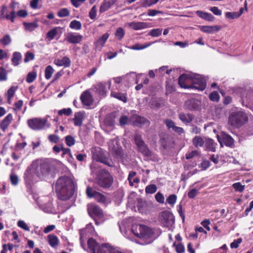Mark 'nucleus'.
Instances as JSON below:
<instances>
[{"label":"nucleus","mask_w":253,"mask_h":253,"mask_svg":"<svg viewBox=\"0 0 253 253\" xmlns=\"http://www.w3.org/2000/svg\"><path fill=\"white\" fill-rule=\"evenodd\" d=\"M72 110L70 108H64L59 110L58 112V114L60 116H61L64 114L67 116H69L72 114Z\"/></svg>","instance_id":"47"},{"label":"nucleus","mask_w":253,"mask_h":253,"mask_svg":"<svg viewBox=\"0 0 253 253\" xmlns=\"http://www.w3.org/2000/svg\"><path fill=\"white\" fill-rule=\"evenodd\" d=\"M88 212L90 216H95L99 218L103 216V212L97 205L91 204L88 206Z\"/></svg>","instance_id":"15"},{"label":"nucleus","mask_w":253,"mask_h":253,"mask_svg":"<svg viewBox=\"0 0 253 253\" xmlns=\"http://www.w3.org/2000/svg\"><path fill=\"white\" fill-rule=\"evenodd\" d=\"M207 79L200 75L192 74L191 82L192 85L190 88H195L199 90H204L206 87Z\"/></svg>","instance_id":"8"},{"label":"nucleus","mask_w":253,"mask_h":253,"mask_svg":"<svg viewBox=\"0 0 253 253\" xmlns=\"http://www.w3.org/2000/svg\"><path fill=\"white\" fill-rule=\"evenodd\" d=\"M162 29L161 28L154 29L150 31L149 35L152 37H156L160 36L162 34Z\"/></svg>","instance_id":"46"},{"label":"nucleus","mask_w":253,"mask_h":253,"mask_svg":"<svg viewBox=\"0 0 253 253\" xmlns=\"http://www.w3.org/2000/svg\"><path fill=\"white\" fill-rule=\"evenodd\" d=\"M69 14L70 11L66 8L61 9L57 13V15L59 17H67L68 16Z\"/></svg>","instance_id":"49"},{"label":"nucleus","mask_w":253,"mask_h":253,"mask_svg":"<svg viewBox=\"0 0 253 253\" xmlns=\"http://www.w3.org/2000/svg\"><path fill=\"white\" fill-rule=\"evenodd\" d=\"M219 97V95L217 91H213L209 96L211 100L215 102L218 101Z\"/></svg>","instance_id":"54"},{"label":"nucleus","mask_w":253,"mask_h":253,"mask_svg":"<svg viewBox=\"0 0 253 253\" xmlns=\"http://www.w3.org/2000/svg\"><path fill=\"white\" fill-rule=\"evenodd\" d=\"M28 126L33 130H39L50 127L46 119L35 118L28 120Z\"/></svg>","instance_id":"6"},{"label":"nucleus","mask_w":253,"mask_h":253,"mask_svg":"<svg viewBox=\"0 0 253 253\" xmlns=\"http://www.w3.org/2000/svg\"><path fill=\"white\" fill-rule=\"evenodd\" d=\"M177 199V197L174 194H172L169 195L168 198L167 199V202L170 205H174L175 203H176Z\"/></svg>","instance_id":"51"},{"label":"nucleus","mask_w":253,"mask_h":253,"mask_svg":"<svg viewBox=\"0 0 253 253\" xmlns=\"http://www.w3.org/2000/svg\"><path fill=\"white\" fill-rule=\"evenodd\" d=\"M54 63L58 66H63L65 67H69L71 65V60L68 57L65 56L62 59H55Z\"/></svg>","instance_id":"21"},{"label":"nucleus","mask_w":253,"mask_h":253,"mask_svg":"<svg viewBox=\"0 0 253 253\" xmlns=\"http://www.w3.org/2000/svg\"><path fill=\"white\" fill-rule=\"evenodd\" d=\"M198 190L194 188L188 193V196L190 199H193L198 195Z\"/></svg>","instance_id":"62"},{"label":"nucleus","mask_w":253,"mask_h":253,"mask_svg":"<svg viewBox=\"0 0 253 253\" xmlns=\"http://www.w3.org/2000/svg\"><path fill=\"white\" fill-rule=\"evenodd\" d=\"M93 158L98 162L103 163L109 166H111V165L109 161L106 157H105L100 152H99L98 153H94L93 155Z\"/></svg>","instance_id":"22"},{"label":"nucleus","mask_w":253,"mask_h":253,"mask_svg":"<svg viewBox=\"0 0 253 253\" xmlns=\"http://www.w3.org/2000/svg\"><path fill=\"white\" fill-rule=\"evenodd\" d=\"M11 42V39L9 35H6L2 39H0V42L4 46L10 44Z\"/></svg>","instance_id":"44"},{"label":"nucleus","mask_w":253,"mask_h":253,"mask_svg":"<svg viewBox=\"0 0 253 253\" xmlns=\"http://www.w3.org/2000/svg\"><path fill=\"white\" fill-rule=\"evenodd\" d=\"M192 75L182 74L178 78V84L179 85L184 88H190V85L187 84L191 81Z\"/></svg>","instance_id":"18"},{"label":"nucleus","mask_w":253,"mask_h":253,"mask_svg":"<svg viewBox=\"0 0 253 253\" xmlns=\"http://www.w3.org/2000/svg\"><path fill=\"white\" fill-rule=\"evenodd\" d=\"M157 190V186L155 184H150L145 188V192L147 194H153L156 192Z\"/></svg>","instance_id":"43"},{"label":"nucleus","mask_w":253,"mask_h":253,"mask_svg":"<svg viewBox=\"0 0 253 253\" xmlns=\"http://www.w3.org/2000/svg\"><path fill=\"white\" fill-rule=\"evenodd\" d=\"M111 84V81H108V83H100L93 87V90L95 92L98 94L99 95L104 96L106 94L107 92V86L110 88Z\"/></svg>","instance_id":"13"},{"label":"nucleus","mask_w":253,"mask_h":253,"mask_svg":"<svg viewBox=\"0 0 253 253\" xmlns=\"http://www.w3.org/2000/svg\"><path fill=\"white\" fill-rule=\"evenodd\" d=\"M35 57L34 54L30 52H27L25 54V57L24 58V62L27 63L30 60H34Z\"/></svg>","instance_id":"59"},{"label":"nucleus","mask_w":253,"mask_h":253,"mask_svg":"<svg viewBox=\"0 0 253 253\" xmlns=\"http://www.w3.org/2000/svg\"><path fill=\"white\" fill-rule=\"evenodd\" d=\"M111 96L113 97L117 98L120 100L124 102L127 101V98L125 94L120 92L112 91L111 93Z\"/></svg>","instance_id":"35"},{"label":"nucleus","mask_w":253,"mask_h":253,"mask_svg":"<svg viewBox=\"0 0 253 253\" xmlns=\"http://www.w3.org/2000/svg\"><path fill=\"white\" fill-rule=\"evenodd\" d=\"M57 162L55 160L37 159L32 162V167L37 176H47L54 172Z\"/></svg>","instance_id":"2"},{"label":"nucleus","mask_w":253,"mask_h":253,"mask_svg":"<svg viewBox=\"0 0 253 253\" xmlns=\"http://www.w3.org/2000/svg\"><path fill=\"white\" fill-rule=\"evenodd\" d=\"M35 175L34 169L32 167V164L26 170L24 173V180L27 184H30L34 179Z\"/></svg>","instance_id":"17"},{"label":"nucleus","mask_w":253,"mask_h":253,"mask_svg":"<svg viewBox=\"0 0 253 253\" xmlns=\"http://www.w3.org/2000/svg\"><path fill=\"white\" fill-rule=\"evenodd\" d=\"M6 6L5 5H2L1 7V10L0 11V18H6L7 20H10L11 22H14V18L16 17V14L14 11H12L10 12V14H8L6 12Z\"/></svg>","instance_id":"19"},{"label":"nucleus","mask_w":253,"mask_h":253,"mask_svg":"<svg viewBox=\"0 0 253 253\" xmlns=\"http://www.w3.org/2000/svg\"><path fill=\"white\" fill-rule=\"evenodd\" d=\"M148 46L147 45H141L139 43H136L134 44L133 46H126V47L129 49H132V50H141L144 49L146 48Z\"/></svg>","instance_id":"56"},{"label":"nucleus","mask_w":253,"mask_h":253,"mask_svg":"<svg viewBox=\"0 0 253 253\" xmlns=\"http://www.w3.org/2000/svg\"><path fill=\"white\" fill-rule=\"evenodd\" d=\"M97 202L99 203H101L104 204H108L110 203L109 202L106 197L102 194L101 193L98 192L97 193H96L95 195V197L94 198Z\"/></svg>","instance_id":"37"},{"label":"nucleus","mask_w":253,"mask_h":253,"mask_svg":"<svg viewBox=\"0 0 253 253\" xmlns=\"http://www.w3.org/2000/svg\"><path fill=\"white\" fill-rule=\"evenodd\" d=\"M165 125L169 129L171 128L172 129L175 126V123L171 120L167 119L164 121Z\"/></svg>","instance_id":"63"},{"label":"nucleus","mask_w":253,"mask_h":253,"mask_svg":"<svg viewBox=\"0 0 253 253\" xmlns=\"http://www.w3.org/2000/svg\"><path fill=\"white\" fill-rule=\"evenodd\" d=\"M17 87L11 86L7 91V95L8 101H10L11 98L14 96Z\"/></svg>","instance_id":"50"},{"label":"nucleus","mask_w":253,"mask_h":253,"mask_svg":"<svg viewBox=\"0 0 253 253\" xmlns=\"http://www.w3.org/2000/svg\"><path fill=\"white\" fill-rule=\"evenodd\" d=\"M233 187L236 191L241 192L244 191L245 186L241 184L240 182H236L233 184Z\"/></svg>","instance_id":"52"},{"label":"nucleus","mask_w":253,"mask_h":253,"mask_svg":"<svg viewBox=\"0 0 253 253\" xmlns=\"http://www.w3.org/2000/svg\"><path fill=\"white\" fill-rule=\"evenodd\" d=\"M179 119L184 123L187 124L193 120V116L190 114L180 113L179 114Z\"/></svg>","instance_id":"33"},{"label":"nucleus","mask_w":253,"mask_h":253,"mask_svg":"<svg viewBox=\"0 0 253 253\" xmlns=\"http://www.w3.org/2000/svg\"><path fill=\"white\" fill-rule=\"evenodd\" d=\"M136 174V172L135 171H130L128 176V180L129 181V184L130 186H133L134 183H138L139 182L140 180L138 177H134Z\"/></svg>","instance_id":"34"},{"label":"nucleus","mask_w":253,"mask_h":253,"mask_svg":"<svg viewBox=\"0 0 253 253\" xmlns=\"http://www.w3.org/2000/svg\"><path fill=\"white\" fill-rule=\"evenodd\" d=\"M161 223L165 227L170 228L174 223V217L169 211L162 212L159 216Z\"/></svg>","instance_id":"10"},{"label":"nucleus","mask_w":253,"mask_h":253,"mask_svg":"<svg viewBox=\"0 0 253 253\" xmlns=\"http://www.w3.org/2000/svg\"><path fill=\"white\" fill-rule=\"evenodd\" d=\"M200 102L195 99H191L185 102V106L186 108L190 110L199 109Z\"/></svg>","instance_id":"20"},{"label":"nucleus","mask_w":253,"mask_h":253,"mask_svg":"<svg viewBox=\"0 0 253 253\" xmlns=\"http://www.w3.org/2000/svg\"><path fill=\"white\" fill-rule=\"evenodd\" d=\"M118 143V141L116 139L111 140L109 142L108 146L111 154L115 158L122 159L123 155V149L119 146Z\"/></svg>","instance_id":"9"},{"label":"nucleus","mask_w":253,"mask_h":253,"mask_svg":"<svg viewBox=\"0 0 253 253\" xmlns=\"http://www.w3.org/2000/svg\"><path fill=\"white\" fill-rule=\"evenodd\" d=\"M109 35L108 33H105L102 35L95 43V45L96 47L102 48L106 41L109 38Z\"/></svg>","instance_id":"31"},{"label":"nucleus","mask_w":253,"mask_h":253,"mask_svg":"<svg viewBox=\"0 0 253 253\" xmlns=\"http://www.w3.org/2000/svg\"><path fill=\"white\" fill-rule=\"evenodd\" d=\"M131 231L138 238L146 240L145 244H148L152 242L151 239L153 235L152 229L141 224H134L132 226Z\"/></svg>","instance_id":"3"},{"label":"nucleus","mask_w":253,"mask_h":253,"mask_svg":"<svg viewBox=\"0 0 253 253\" xmlns=\"http://www.w3.org/2000/svg\"><path fill=\"white\" fill-rule=\"evenodd\" d=\"M96 180L97 184L104 189L110 188L114 181L112 176L105 169H101L98 172Z\"/></svg>","instance_id":"4"},{"label":"nucleus","mask_w":253,"mask_h":253,"mask_svg":"<svg viewBox=\"0 0 253 253\" xmlns=\"http://www.w3.org/2000/svg\"><path fill=\"white\" fill-rule=\"evenodd\" d=\"M83 39V36L82 35L78 33L70 32L67 34L66 40L70 43L77 44L81 42Z\"/></svg>","instance_id":"14"},{"label":"nucleus","mask_w":253,"mask_h":253,"mask_svg":"<svg viewBox=\"0 0 253 253\" xmlns=\"http://www.w3.org/2000/svg\"><path fill=\"white\" fill-rule=\"evenodd\" d=\"M129 26L135 30H138L146 28L147 24L145 22H132L129 24Z\"/></svg>","instance_id":"30"},{"label":"nucleus","mask_w":253,"mask_h":253,"mask_svg":"<svg viewBox=\"0 0 253 253\" xmlns=\"http://www.w3.org/2000/svg\"><path fill=\"white\" fill-rule=\"evenodd\" d=\"M74 188L73 181L71 178L66 176L59 177L55 185V190L58 197L62 201H66L73 196Z\"/></svg>","instance_id":"1"},{"label":"nucleus","mask_w":253,"mask_h":253,"mask_svg":"<svg viewBox=\"0 0 253 253\" xmlns=\"http://www.w3.org/2000/svg\"><path fill=\"white\" fill-rule=\"evenodd\" d=\"M125 31L122 27H119L117 29L115 35L116 38L119 40H121L125 36Z\"/></svg>","instance_id":"42"},{"label":"nucleus","mask_w":253,"mask_h":253,"mask_svg":"<svg viewBox=\"0 0 253 253\" xmlns=\"http://www.w3.org/2000/svg\"><path fill=\"white\" fill-rule=\"evenodd\" d=\"M205 139H204L203 137L200 136H196L192 139L193 144L196 148L199 147H201L204 146L205 144Z\"/></svg>","instance_id":"32"},{"label":"nucleus","mask_w":253,"mask_h":253,"mask_svg":"<svg viewBox=\"0 0 253 253\" xmlns=\"http://www.w3.org/2000/svg\"><path fill=\"white\" fill-rule=\"evenodd\" d=\"M57 34V28H54L47 32L46 34V37L49 39L50 41H51L55 38Z\"/></svg>","instance_id":"45"},{"label":"nucleus","mask_w":253,"mask_h":253,"mask_svg":"<svg viewBox=\"0 0 253 253\" xmlns=\"http://www.w3.org/2000/svg\"><path fill=\"white\" fill-rule=\"evenodd\" d=\"M13 119L12 115L11 114H8L3 120L0 124V127L3 131L8 127Z\"/></svg>","instance_id":"24"},{"label":"nucleus","mask_w":253,"mask_h":253,"mask_svg":"<svg viewBox=\"0 0 253 253\" xmlns=\"http://www.w3.org/2000/svg\"><path fill=\"white\" fill-rule=\"evenodd\" d=\"M23 25L25 30L29 31H33L38 27V24L36 22L31 23L24 22Z\"/></svg>","instance_id":"38"},{"label":"nucleus","mask_w":253,"mask_h":253,"mask_svg":"<svg viewBox=\"0 0 253 253\" xmlns=\"http://www.w3.org/2000/svg\"><path fill=\"white\" fill-rule=\"evenodd\" d=\"M134 139L135 143L137 146L138 151L139 152L142 153L145 156L150 157L152 156L151 151L143 141L141 134L139 133L135 134Z\"/></svg>","instance_id":"7"},{"label":"nucleus","mask_w":253,"mask_h":253,"mask_svg":"<svg viewBox=\"0 0 253 253\" xmlns=\"http://www.w3.org/2000/svg\"><path fill=\"white\" fill-rule=\"evenodd\" d=\"M196 13L199 17L209 21H212L214 19L213 16L209 13L203 12L200 10H197Z\"/></svg>","instance_id":"29"},{"label":"nucleus","mask_w":253,"mask_h":253,"mask_svg":"<svg viewBox=\"0 0 253 253\" xmlns=\"http://www.w3.org/2000/svg\"><path fill=\"white\" fill-rule=\"evenodd\" d=\"M160 142L161 146L165 149H169L174 147L173 138L168 134L162 136Z\"/></svg>","instance_id":"12"},{"label":"nucleus","mask_w":253,"mask_h":253,"mask_svg":"<svg viewBox=\"0 0 253 253\" xmlns=\"http://www.w3.org/2000/svg\"><path fill=\"white\" fill-rule=\"evenodd\" d=\"M48 238L49 244L52 247H55L58 245V239L56 236L53 235H49L48 236Z\"/></svg>","instance_id":"39"},{"label":"nucleus","mask_w":253,"mask_h":253,"mask_svg":"<svg viewBox=\"0 0 253 253\" xmlns=\"http://www.w3.org/2000/svg\"><path fill=\"white\" fill-rule=\"evenodd\" d=\"M205 143L208 150L212 152L215 151L217 144L214 142L213 140L211 138H205Z\"/></svg>","instance_id":"28"},{"label":"nucleus","mask_w":253,"mask_h":253,"mask_svg":"<svg viewBox=\"0 0 253 253\" xmlns=\"http://www.w3.org/2000/svg\"><path fill=\"white\" fill-rule=\"evenodd\" d=\"M155 199L156 201L160 203H164L165 201V198L163 195L158 192L155 195Z\"/></svg>","instance_id":"64"},{"label":"nucleus","mask_w":253,"mask_h":253,"mask_svg":"<svg viewBox=\"0 0 253 253\" xmlns=\"http://www.w3.org/2000/svg\"><path fill=\"white\" fill-rule=\"evenodd\" d=\"M84 113L82 112L75 113L73 121L76 126H81L83 124V120L84 118Z\"/></svg>","instance_id":"25"},{"label":"nucleus","mask_w":253,"mask_h":253,"mask_svg":"<svg viewBox=\"0 0 253 253\" xmlns=\"http://www.w3.org/2000/svg\"><path fill=\"white\" fill-rule=\"evenodd\" d=\"M98 192L94 190L92 188L87 187L86 190V193L87 196L89 198H94L96 193Z\"/></svg>","instance_id":"55"},{"label":"nucleus","mask_w":253,"mask_h":253,"mask_svg":"<svg viewBox=\"0 0 253 253\" xmlns=\"http://www.w3.org/2000/svg\"><path fill=\"white\" fill-rule=\"evenodd\" d=\"M96 7L95 5H94L91 9L89 11V17L91 19H94L96 16Z\"/></svg>","instance_id":"60"},{"label":"nucleus","mask_w":253,"mask_h":253,"mask_svg":"<svg viewBox=\"0 0 253 253\" xmlns=\"http://www.w3.org/2000/svg\"><path fill=\"white\" fill-rule=\"evenodd\" d=\"M225 16L226 18L230 19H233L239 17L237 12H227L225 13Z\"/></svg>","instance_id":"61"},{"label":"nucleus","mask_w":253,"mask_h":253,"mask_svg":"<svg viewBox=\"0 0 253 253\" xmlns=\"http://www.w3.org/2000/svg\"><path fill=\"white\" fill-rule=\"evenodd\" d=\"M248 118L246 114L242 111L233 112L229 117V124L236 127H240L247 122Z\"/></svg>","instance_id":"5"},{"label":"nucleus","mask_w":253,"mask_h":253,"mask_svg":"<svg viewBox=\"0 0 253 253\" xmlns=\"http://www.w3.org/2000/svg\"><path fill=\"white\" fill-rule=\"evenodd\" d=\"M17 225L25 231H29L30 230L27 224L23 220H19L17 223Z\"/></svg>","instance_id":"58"},{"label":"nucleus","mask_w":253,"mask_h":253,"mask_svg":"<svg viewBox=\"0 0 253 253\" xmlns=\"http://www.w3.org/2000/svg\"><path fill=\"white\" fill-rule=\"evenodd\" d=\"M222 141L224 144L226 146L232 147L234 145V140L233 138L229 134L223 133L222 134Z\"/></svg>","instance_id":"23"},{"label":"nucleus","mask_w":253,"mask_h":253,"mask_svg":"<svg viewBox=\"0 0 253 253\" xmlns=\"http://www.w3.org/2000/svg\"><path fill=\"white\" fill-rule=\"evenodd\" d=\"M114 3V0H104L99 9L100 13H103L108 10Z\"/></svg>","instance_id":"26"},{"label":"nucleus","mask_w":253,"mask_h":253,"mask_svg":"<svg viewBox=\"0 0 253 253\" xmlns=\"http://www.w3.org/2000/svg\"><path fill=\"white\" fill-rule=\"evenodd\" d=\"M65 142L68 146L71 147L75 144V139L71 135H67L65 137Z\"/></svg>","instance_id":"48"},{"label":"nucleus","mask_w":253,"mask_h":253,"mask_svg":"<svg viewBox=\"0 0 253 253\" xmlns=\"http://www.w3.org/2000/svg\"><path fill=\"white\" fill-rule=\"evenodd\" d=\"M37 77L36 73L34 72L29 73L27 77L26 81L28 83H31L34 81Z\"/></svg>","instance_id":"53"},{"label":"nucleus","mask_w":253,"mask_h":253,"mask_svg":"<svg viewBox=\"0 0 253 253\" xmlns=\"http://www.w3.org/2000/svg\"><path fill=\"white\" fill-rule=\"evenodd\" d=\"M83 104L90 106L93 103V99L90 91L88 90L84 91L80 96Z\"/></svg>","instance_id":"16"},{"label":"nucleus","mask_w":253,"mask_h":253,"mask_svg":"<svg viewBox=\"0 0 253 253\" xmlns=\"http://www.w3.org/2000/svg\"><path fill=\"white\" fill-rule=\"evenodd\" d=\"M133 124L134 126L147 128L150 125V122L146 118L138 115H134L132 117Z\"/></svg>","instance_id":"11"},{"label":"nucleus","mask_w":253,"mask_h":253,"mask_svg":"<svg viewBox=\"0 0 253 253\" xmlns=\"http://www.w3.org/2000/svg\"><path fill=\"white\" fill-rule=\"evenodd\" d=\"M174 246L175 247V250L177 253H183L185 251V248L184 246L180 243L176 245L174 244Z\"/></svg>","instance_id":"57"},{"label":"nucleus","mask_w":253,"mask_h":253,"mask_svg":"<svg viewBox=\"0 0 253 253\" xmlns=\"http://www.w3.org/2000/svg\"><path fill=\"white\" fill-rule=\"evenodd\" d=\"M69 27L72 29L80 30L82 28V24L79 21L74 20L70 22Z\"/></svg>","instance_id":"40"},{"label":"nucleus","mask_w":253,"mask_h":253,"mask_svg":"<svg viewBox=\"0 0 253 253\" xmlns=\"http://www.w3.org/2000/svg\"><path fill=\"white\" fill-rule=\"evenodd\" d=\"M220 27L218 26H202L200 27V30L202 31L209 34L218 31Z\"/></svg>","instance_id":"27"},{"label":"nucleus","mask_w":253,"mask_h":253,"mask_svg":"<svg viewBox=\"0 0 253 253\" xmlns=\"http://www.w3.org/2000/svg\"><path fill=\"white\" fill-rule=\"evenodd\" d=\"M22 55L19 52H14L12 55V58L11 59V61L12 64L16 66L19 65V61L21 60Z\"/></svg>","instance_id":"36"},{"label":"nucleus","mask_w":253,"mask_h":253,"mask_svg":"<svg viewBox=\"0 0 253 253\" xmlns=\"http://www.w3.org/2000/svg\"><path fill=\"white\" fill-rule=\"evenodd\" d=\"M54 70L50 65L47 66L45 69V78L47 80L50 79L54 72Z\"/></svg>","instance_id":"41"}]
</instances>
